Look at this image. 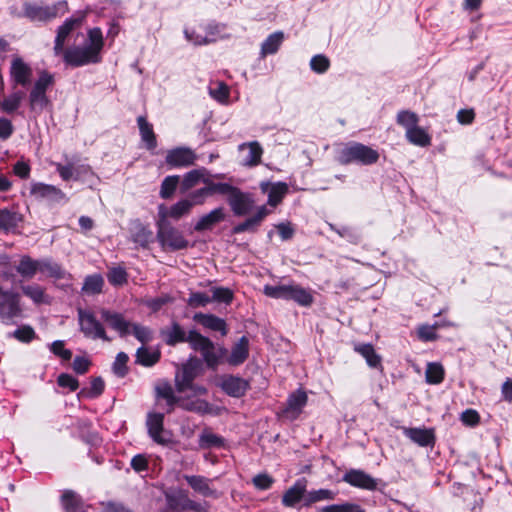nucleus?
I'll return each instance as SVG.
<instances>
[{"label":"nucleus","mask_w":512,"mask_h":512,"mask_svg":"<svg viewBox=\"0 0 512 512\" xmlns=\"http://www.w3.org/2000/svg\"><path fill=\"white\" fill-rule=\"evenodd\" d=\"M68 12V3L58 1L52 5L42 6L36 3L23 4V16L30 21L48 22Z\"/></svg>","instance_id":"6"},{"label":"nucleus","mask_w":512,"mask_h":512,"mask_svg":"<svg viewBox=\"0 0 512 512\" xmlns=\"http://www.w3.org/2000/svg\"><path fill=\"white\" fill-rule=\"evenodd\" d=\"M99 312L101 319L113 330L117 331L121 337L130 333L131 323L121 313L106 308H101Z\"/></svg>","instance_id":"14"},{"label":"nucleus","mask_w":512,"mask_h":512,"mask_svg":"<svg viewBox=\"0 0 512 512\" xmlns=\"http://www.w3.org/2000/svg\"><path fill=\"white\" fill-rule=\"evenodd\" d=\"M288 291H289V284L288 285H266L264 286V294L268 297L275 298V299H288Z\"/></svg>","instance_id":"58"},{"label":"nucleus","mask_w":512,"mask_h":512,"mask_svg":"<svg viewBox=\"0 0 512 512\" xmlns=\"http://www.w3.org/2000/svg\"><path fill=\"white\" fill-rule=\"evenodd\" d=\"M221 389L232 397H241L248 389V382L236 376H223L220 378Z\"/></svg>","instance_id":"18"},{"label":"nucleus","mask_w":512,"mask_h":512,"mask_svg":"<svg viewBox=\"0 0 512 512\" xmlns=\"http://www.w3.org/2000/svg\"><path fill=\"white\" fill-rule=\"evenodd\" d=\"M212 302H219L229 304L233 300V292L225 287H212L211 290Z\"/></svg>","instance_id":"57"},{"label":"nucleus","mask_w":512,"mask_h":512,"mask_svg":"<svg viewBox=\"0 0 512 512\" xmlns=\"http://www.w3.org/2000/svg\"><path fill=\"white\" fill-rule=\"evenodd\" d=\"M249 355V340L246 336H242L237 343L232 347L228 363L237 366L242 364Z\"/></svg>","instance_id":"29"},{"label":"nucleus","mask_w":512,"mask_h":512,"mask_svg":"<svg viewBox=\"0 0 512 512\" xmlns=\"http://www.w3.org/2000/svg\"><path fill=\"white\" fill-rule=\"evenodd\" d=\"M205 185L207 186L209 195L218 193L222 195H227V198L230 196V194L235 188L228 183H215L214 181H212L211 174L209 175Z\"/></svg>","instance_id":"52"},{"label":"nucleus","mask_w":512,"mask_h":512,"mask_svg":"<svg viewBox=\"0 0 512 512\" xmlns=\"http://www.w3.org/2000/svg\"><path fill=\"white\" fill-rule=\"evenodd\" d=\"M22 293L30 298L34 304H49L50 298L45 293V289L38 284H29L21 286Z\"/></svg>","instance_id":"37"},{"label":"nucleus","mask_w":512,"mask_h":512,"mask_svg":"<svg viewBox=\"0 0 512 512\" xmlns=\"http://www.w3.org/2000/svg\"><path fill=\"white\" fill-rule=\"evenodd\" d=\"M270 213L271 211L265 205L260 206L257 209L256 214L254 216L234 226L233 233L239 234L246 231L255 232L259 225L261 224V222L263 221V219Z\"/></svg>","instance_id":"21"},{"label":"nucleus","mask_w":512,"mask_h":512,"mask_svg":"<svg viewBox=\"0 0 512 512\" xmlns=\"http://www.w3.org/2000/svg\"><path fill=\"white\" fill-rule=\"evenodd\" d=\"M192 207L193 203L188 199H182L178 201L172 205L170 209H168L164 204H160L158 206V219H161V208H164V211L166 212V220H168V218L179 220L183 216L189 214Z\"/></svg>","instance_id":"22"},{"label":"nucleus","mask_w":512,"mask_h":512,"mask_svg":"<svg viewBox=\"0 0 512 512\" xmlns=\"http://www.w3.org/2000/svg\"><path fill=\"white\" fill-rule=\"evenodd\" d=\"M104 46V38L100 28L95 27L87 31V39L84 45H75L63 48V61L71 67H81L101 61V51Z\"/></svg>","instance_id":"1"},{"label":"nucleus","mask_w":512,"mask_h":512,"mask_svg":"<svg viewBox=\"0 0 512 512\" xmlns=\"http://www.w3.org/2000/svg\"><path fill=\"white\" fill-rule=\"evenodd\" d=\"M164 415L161 413H149L147 417V428L150 437L157 443L165 442L162 437Z\"/></svg>","instance_id":"28"},{"label":"nucleus","mask_w":512,"mask_h":512,"mask_svg":"<svg viewBox=\"0 0 512 512\" xmlns=\"http://www.w3.org/2000/svg\"><path fill=\"white\" fill-rule=\"evenodd\" d=\"M210 96L220 103H227L229 98V87L221 81H216L209 87Z\"/></svg>","instance_id":"50"},{"label":"nucleus","mask_w":512,"mask_h":512,"mask_svg":"<svg viewBox=\"0 0 512 512\" xmlns=\"http://www.w3.org/2000/svg\"><path fill=\"white\" fill-rule=\"evenodd\" d=\"M104 280L101 275L94 274L85 278L82 292L88 295L99 294L102 291Z\"/></svg>","instance_id":"48"},{"label":"nucleus","mask_w":512,"mask_h":512,"mask_svg":"<svg viewBox=\"0 0 512 512\" xmlns=\"http://www.w3.org/2000/svg\"><path fill=\"white\" fill-rule=\"evenodd\" d=\"M83 18V16H72L66 19L63 24L57 28L53 47V51L56 56H59L63 52L67 37L72 31L82 25Z\"/></svg>","instance_id":"11"},{"label":"nucleus","mask_w":512,"mask_h":512,"mask_svg":"<svg viewBox=\"0 0 512 512\" xmlns=\"http://www.w3.org/2000/svg\"><path fill=\"white\" fill-rule=\"evenodd\" d=\"M403 433L411 441L418 444L419 446H429L434 444V433L430 429L426 428H403Z\"/></svg>","instance_id":"23"},{"label":"nucleus","mask_w":512,"mask_h":512,"mask_svg":"<svg viewBox=\"0 0 512 512\" xmlns=\"http://www.w3.org/2000/svg\"><path fill=\"white\" fill-rule=\"evenodd\" d=\"M77 312L80 331L85 337L90 339H102L107 342L110 341L104 326L96 319L92 311L78 309Z\"/></svg>","instance_id":"8"},{"label":"nucleus","mask_w":512,"mask_h":512,"mask_svg":"<svg viewBox=\"0 0 512 512\" xmlns=\"http://www.w3.org/2000/svg\"><path fill=\"white\" fill-rule=\"evenodd\" d=\"M16 271L24 278V279H32L37 272H39V260H34L30 256H22L18 265L16 266Z\"/></svg>","instance_id":"38"},{"label":"nucleus","mask_w":512,"mask_h":512,"mask_svg":"<svg viewBox=\"0 0 512 512\" xmlns=\"http://www.w3.org/2000/svg\"><path fill=\"white\" fill-rule=\"evenodd\" d=\"M227 201L233 213L237 216L248 214L254 206L252 198L248 194L241 192L236 187L227 198Z\"/></svg>","instance_id":"15"},{"label":"nucleus","mask_w":512,"mask_h":512,"mask_svg":"<svg viewBox=\"0 0 512 512\" xmlns=\"http://www.w3.org/2000/svg\"><path fill=\"white\" fill-rule=\"evenodd\" d=\"M307 480L302 478L297 480L283 495L282 504L286 507H294L300 501L305 506L307 495Z\"/></svg>","instance_id":"17"},{"label":"nucleus","mask_w":512,"mask_h":512,"mask_svg":"<svg viewBox=\"0 0 512 512\" xmlns=\"http://www.w3.org/2000/svg\"><path fill=\"white\" fill-rule=\"evenodd\" d=\"M137 362L143 366H152L159 361L160 352L157 350H150L146 347H141L136 353Z\"/></svg>","instance_id":"49"},{"label":"nucleus","mask_w":512,"mask_h":512,"mask_svg":"<svg viewBox=\"0 0 512 512\" xmlns=\"http://www.w3.org/2000/svg\"><path fill=\"white\" fill-rule=\"evenodd\" d=\"M61 503L65 512H86L87 509L81 497L71 490L64 491Z\"/></svg>","instance_id":"32"},{"label":"nucleus","mask_w":512,"mask_h":512,"mask_svg":"<svg viewBox=\"0 0 512 512\" xmlns=\"http://www.w3.org/2000/svg\"><path fill=\"white\" fill-rule=\"evenodd\" d=\"M379 159L377 150L359 142H352L342 148L337 156L340 164L347 165L358 163L361 165H372Z\"/></svg>","instance_id":"3"},{"label":"nucleus","mask_w":512,"mask_h":512,"mask_svg":"<svg viewBox=\"0 0 512 512\" xmlns=\"http://www.w3.org/2000/svg\"><path fill=\"white\" fill-rule=\"evenodd\" d=\"M224 443V440L218 435L204 430L199 437V446L203 449L211 447H220Z\"/></svg>","instance_id":"51"},{"label":"nucleus","mask_w":512,"mask_h":512,"mask_svg":"<svg viewBox=\"0 0 512 512\" xmlns=\"http://www.w3.org/2000/svg\"><path fill=\"white\" fill-rule=\"evenodd\" d=\"M161 335L168 345H175L180 342H187L186 332L181 326L174 322L170 327L161 330Z\"/></svg>","instance_id":"35"},{"label":"nucleus","mask_w":512,"mask_h":512,"mask_svg":"<svg viewBox=\"0 0 512 512\" xmlns=\"http://www.w3.org/2000/svg\"><path fill=\"white\" fill-rule=\"evenodd\" d=\"M210 172L206 168L194 169L187 172L181 182L182 192H186L200 183L206 184Z\"/></svg>","instance_id":"25"},{"label":"nucleus","mask_w":512,"mask_h":512,"mask_svg":"<svg viewBox=\"0 0 512 512\" xmlns=\"http://www.w3.org/2000/svg\"><path fill=\"white\" fill-rule=\"evenodd\" d=\"M141 139L146 143V147L149 150L155 149L157 146L156 136L153 131V127L145 117L139 116L137 118Z\"/></svg>","instance_id":"39"},{"label":"nucleus","mask_w":512,"mask_h":512,"mask_svg":"<svg viewBox=\"0 0 512 512\" xmlns=\"http://www.w3.org/2000/svg\"><path fill=\"white\" fill-rule=\"evenodd\" d=\"M54 82L53 76L43 71L40 73L37 81L29 94V103L32 111L41 113L49 104V99L46 95V90Z\"/></svg>","instance_id":"7"},{"label":"nucleus","mask_w":512,"mask_h":512,"mask_svg":"<svg viewBox=\"0 0 512 512\" xmlns=\"http://www.w3.org/2000/svg\"><path fill=\"white\" fill-rule=\"evenodd\" d=\"M405 135L407 140L414 145L426 147L431 144V137L423 128L419 126L406 131Z\"/></svg>","instance_id":"43"},{"label":"nucleus","mask_w":512,"mask_h":512,"mask_svg":"<svg viewBox=\"0 0 512 512\" xmlns=\"http://www.w3.org/2000/svg\"><path fill=\"white\" fill-rule=\"evenodd\" d=\"M197 160L195 152L188 147H177L167 151L165 161L172 168L191 166Z\"/></svg>","instance_id":"10"},{"label":"nucleus","mask_w":512,"mask_h":512,"mask_svg":"<svg viewBox=\"0 0 512 512\" xmlns=\"http://www.w3.org/2000/svg\"><path fill=\"white\" fill-rule=\"evenodd\" d=\"M39 272L45 274L48 277L54 278L56 280L70 278L71 275L67 273L60 264L54 262L53 260L47 258L43 260H39Z\"/></svg>","instance_id":"33"},{"label":"nucleus","mask_w":512,"mask_h":512,"mask_svg":"<svg viewBox=\"0 0 512 512\" xmlns=\"http://www.w3.org/2000/svg\"><path fill=\"white\" fill-rule=\"evenodd\" d=\"M165 213L164 208H161V219H158L156 223L157 239L160 245L164 249L172 251L185 249L188 246V241L178 229L166 220Z\"/></svg>","instance_id":"5"},{"label":"nucleus","mask_w":512,"mask_h":512,"mask_svg":"<svg viewBox=\"0 0 512 512\" xmlns=\"http://www.w3.org/2000/svg\"><path fill=\"white\" fill-rule=\"evenodd\" d=\"M238 148L240 151L247 150V154L243 158L244 165L256 166L260 163L263 149L257 141L242 143Z\"/></svg>","instance_id":"30"},{"label":"nucleus","mask_w":512,"mask_h":512,"mask_svg":"<svg viewBox=\"0 0 512 512\" xmlns=\"http://www.w3.org/2000/svg\"><path fill=\"white\" fill-rule=\"evenodd\" d=\"M156 397L166 401L168 413H171L176 405L186 411L197 414H208L212 411L208 402H201L198 400L190 402L187 399H179V396L175 395L173 387L167 382H162L156 386Z\"/></svg>","instance_id":"2"},{"label":"nucleus","mask_w":512,"mask_h":512,"mask_svg":"<svg viewBox=\"0 0 512 512\" xmlns=\"http://www.w3.org/2000/svg\"><path fill=\"white\" fill-rule=\"evenodd\" d=\"M330 67L329 59L323 55L318 54L311 58L310 60V68L318 74L325 73Z\"/></svg>","instance_id":"59"},{"label":"nucleus","mask_w":512,"mask_h":512,"mask_svg":"<svg viewBox=\"0 0 512 512\" xmlns=\"http://www.w3.org/2000/svg\"><path fill=\"white\" fill-rule=\"evenodd\" d=\"M321 512H365V510L358 504L346 502L324 506L321 508Z\"/></svg>","instance_id":"56"},{"label":"nucleus","mask_w":512,"mask_h":512,"mask_svg":"<svg viewBox=\"0 0 512 512\" xmlns=\"http://www.w3.org/2000/svg\"><path fill=\"white\" fill-rule=\"evenodd\" d=\"M31 194L37 198L48 199L54 202L66 200L65 193L54 185L35 183L31 186Z\"/></svg>","instance_id":"19"},{"label":"nucleus","mask_w":512,"mask_h":512,"mask_svg":"<svg viewBox=\"0 0 512 512\" xmlns=\"http://www.w3.org/2000/svg\"><path fill=\"white\" fill-rule=\"evenodd\" d=\"M23 98L24 93L22 91H15L5 97L2 102L0 101V107L5 113H13L20 107Z\"/></svg>","instance_id":"46"},{"label":"nucleus","mask_w":512,"mask_h":512,"mask_svg":"<svg viewBox=\"0 0 512 512\" xmlns=\"http://www.w3.org/2000/svg\"><path fill=\"white\" fill-rule=\"evenodd\" d=\"M22 222V215L14 210L0 209V231H14Z\"/></svg>","instance_id":"34"},{"label":"nucleus","mask_w":512,"mask_h":512,"mask_svg":"<svg viewBox=\"0 0 512 512\" xmlns=\"http://www.w3.org/2000/svg\"><path fill=\"white\" fill-rule=\"evenodd\" d=\"M187 342L195 351H199L200 353L204 352L208 348H211L212 343V341L209 338L201 335L195 330H191L188 332Z\"/></svg>","instance_id":"44"},{"label":"nucleus","mask_w":512,"mask_h":512,"mask_svg":"<svg viewBox=\"0 0 512 512\" xmlns=\"http://www.w3.org/2000/svg\"><path fill=\"white\" fill-rule=\"evenodd\" d=\"M108 281L115 286H121L127 282V273L124 269L112 268L107 274Z\"/></svg>","instance_id":"62"},{"label":"nucleus","mask_w":512,"mask_h":512,"mask_svg":"<svg viewBox=\"0 0 512 512\" xmlns=\"http://www.w3.org/2000/svg\"><path fill=\"white\" fill-rule=\"evenodd\" d=\"M54 166L63 181H69L71 179L79 180L82 174L91 172V167L88 165L74 167L71 163L65 165L61 163H54Z\"/></svg>","instance_id":"27"},{"label":"nucleus","mask_w":512,"mask_h":512,"mask_svg":"<svg viewBox=\"0 0 512 512\" xmlns=\"http://www.w3.org/2000/svg\"><path fill=\"white\" fill-rule=\"evenodd\" d=\"M287 300H293L301 306H310L314 298L309 290L297 284H289Z\"/></svg>","instance_id":"36"},{"label":"nucleus","mask_w":512,"mask_h":512,"mask_svg":"<svg viewBox=\"0 0 512 512\" xmlns=\"http://www.w3.org/2000/svg\"><path fill=\"white\" fill-rule=\"evenodd\" d=\"M193 319L212 331H219L223 336L227 334L226 322L213 314L196 313Z\"/></svg>","instance_id":"26"},{"label":"nucleus","mask_w":512,"mask_h":512,"mask_svg":"<svg viewBox=\"0 0 512 512\" xmlns=\"http://www.w3.org/2000/svg\"><path fill=\"white\" fill-rule=\"evenodd\" d=\"M130 234L132 241L141 247H147L153 241V232L138 220L131 223Z\"/></svg>","instance_id":"24"},{"label":"nucleus","mask_w":512,"mask_h":512,"mask_svg":"<svg viewBox=\"0 0 512 512\" xmlns=\"http://www.w3.org/2000/svg\"><path fill=\"white\" fill-rule=\"evenodd\" d=\"M187 302L189 306L194 308L205 307L212 302V298L207 293L191 292Z\"/></svg>","instance_id":"60"},{"label":"nucleus","mask_w":512,"mask_h":512,"mask_svg":"<svg viewBox=\"0 0 512 512\" xmlns=\"http://www.w3.org/2000/svg\"><path fill=\"white\" fill-rule=\"evenodd\" d=\"M444 378V369L438 363H429L426 369V380L430 384H439Z\"/></svg>","instance_id":"54"},{"label":"nucleus","mask_w":512,"mask_h":512,"mask_svg":"<svg viewBox=\"0 0 512 512\" xmlns=\"http://www.w3.org/2000/svg\"><path fill=\"white\" fill-rule=\"evenodd\" d=\"M20 301L21 299L18 293L0 289V317L7 321L21 317L23 309Z\"/></svg>","instance_id":"9"},{"label":"nucleus","mask_w":512,"mask_h":512,"mask_svg":"<svg viewBox=\"0 0 512 512\" xmlns=\"http://www.w3.org/2000/svg\"><path fill=\"white\" fill-rule=\"evenodd\" d=\"M184 479L189 486L204 497H216V490L212 488V480L200 475H185Z\"/></svg>","instance_id":"20"},{"label":"nucleus","mask_w":512,"mask_h":512,"mask_svg":"<svg viewBox=\"0 0 512 512\" xmlns=\"http://www.w3.org/2000/svg\"><path fill=\"white\" fill-rule=\"evenodd\" d=\"M419 118L414 112L405 110L397 115V123L405 128L406 131L418 126Z\"/></svg>","instance_id":"53"},{"label":"nucleus","mask_w":512,"mask_h":512,"mask_svg":"<svg viewBox=\"0 0 512 512\" xmlns=\"http://www.w3.org/2000/svg\"><path fill=\"white\" fill-rule=\"evenodd\" d=\"M337 493L329 489H318L307 492L305 506H310L316 502L334 500Z\"/></svg>","instance_id":"45"},{"label":"nucleus","mask_w":512,"mask_h":512,"mask_svg":"<svg viewBox=\"0 0 512 512\" xmlns=\"http://www.w3.org/2000/svg\"><path fill=\"white\" fill-rule=\"evenodd\" d=\"M308 397L305 391L298 389L289 395L286 407L282 411V416L288 420H295L307 404Z\"/></svg>","instance_id":"12"},{"label":"nucleus","mask_w":512,"mask_h":512,"mask_svg":"<svg viewBox=\"0 0 512 512\" xmlns=\"http://www.w3.org/2000/svg\"><path fill=\"white\" fill-rule=\"evenodd\" d=\"M284 34L281 31L270 34L261 45L260 55L262 58L270 54H275L281 46Z\"/></svg>","instance_id":"41"},{"label":"nucleus","mask_w":512,"mask_h":512,"mask_svg":"<svg viewBox=\"0 0 512 512\" xmlns=\"http://www.w3.org/2000/svg\"><path fill=\"white\" fill-rule=\"evenodd\" d=\"M130 332L142 343H148L152 340V332L147 327L131 323Z\"/></svg>","instance_id":"64"},{"label":"nucleus","mask_w":512,"mask_h":512,"mask_svg":"<svg viewBox=\"0 0 512 512\" xmlns=\"http://www.w3.org/2000/svg\"><path fill=\"white\" fill-rule=\"evenodd\" d=\"M355 350L361 354L370 367L376 368L380 366L381 357L375 352L371 344H362L355 347Z\"/></svg>","instance_id":"47"},{"label":"nucleus","mask_w":512,"mask_h":512,"mask_svg":"<svg viewBox=\"0 0 512 512\" xmlns=\"http://www.w3.org/2000/svg\"><path fill=\"white\" fill-rule=\"evenodd\" d=\"M32 68L20 57H14L11 61L10 76L15 85L26 86L31 82Z\"/></svg>","instance_id":"13"},{"label":"nucleus","mask_w":512,"mask_h":512,"mask_svg":"<svg viewBox=\"0 0 512 512\" xmlns=\"http://www.w3.org/2000/svg\"><path fill=\"white\" fill-rule=\"evenodd\" d=\"M343 481L351 486L361 489L375 490L377 488L376 479L366 472L358 469H351L347 471L343 476Z\"/></svg>","instance_id":"16"},{"label":"nucleus","mask_w":512,"mask_h":512,"mask_svg":"<svg viewBox=\"0 0 512 512\" xmlns=\"http://www.w3.org/2000/svg\"><path fill=\"white\" fill-rule=\"evenodd\" d=\"M261 189L263 192L268 191V204L272 207H276L286 195L288 186L282 182H278L272 185L269 183H262Z\"/></svg>","instance_id":"31"},{"label":"nucleus","mask_w":512,"mask_h":512,"mask_svg":"<svg viewBox=\"0 0 512 512\" xmlns=\"http://www.w3.org/2000/svg\"><path fill=\"white\" fill-rule=\"evenodd\" d=\"M128 355L124 352H119L113 363V372L119 376L124 377L127 373Z\"/></svg>","instance_id":"63"},{"label":"nucleus","mask_w":512,"mask_h":512,"mask_svg":"<svg viewBox=\"0 0 512 512\" xmlns=\"http://www.w3.org/2000/svg\"><path fill=\"white\" fill-rule=\"evenodd\" d=\"M200 362L196 358H190L175 375V388L179 394L186 391H193L195 396H203L207 394L204 386L193 383L198 375Z\"/></svg>","instance_id":"4"},{"label":"nucleus","mask_w":512,"mask_h":512,"mask_svg":"<svg viewBox=\"0 0 512 512\" xmlns=\"http://www.w3.org/2000/svg\"><path fill=\"white\" fill-rule=\"evenodd\" d=\"M13 337L23 343L31 342L35 337L34 329L29 325H23L13 332Z\"/></svg>","instance_id":"61"},{"label":"nucleus","mask_w":512,"mask_h":512,"mask_svg":"<svg viewBox=\"0 0 512 512\" xmlns=\"http://www.w3.org/2000/svg\"><path fill=\"white\" fill-rule=\"evenodd\" d=\"M224 219V212L222 208H216L208 214L202 216L195 224L196 231H204L210 229L216 223Z\"/></svg>","instance_id":"40"},{"label":"nucleus","mask_w":512,"mask_h":512,"mask_svg":"<svg viewBox=\"0 0 512 512\" xmlns=\"http://www.w3.org/2000/svg\"><path fill=\"white\" fill-rule=\"evenodd\" d=\"M178 183L179 176H167L161 184L160 196L163 199H169L174 194Z\"/></svg>","instance_id":"55"},{"label":"nucleus","mask_w":512,"mask_h":512,"mask_svg":"<svg viewBox=\"0 0 512 512\" xmlns=\"http://www.w3.org/2000/svg\"><path fill=\"white\" fill-rule=\"evenodd\" d=\"M227 350L221 346L216 347L214 343H211V348H208L204 352H202V356L204 358L205 363L210 368H215L221 361V359L226 355Z\"/></svg>","instance_id":"42"}]
</instances>
